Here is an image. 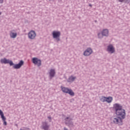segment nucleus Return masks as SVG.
Wrapping results in <instances>:
<instances>
[{
    "label": "nucleus",
    "instance_id": "1",
    "mask_svg": "<svg viewBox=\"0 0 130 130\" xmlns=\"http://www.w3.org/2000/svg\"><path fill=\"white\" fill-rule=\"evenodd\" d=\"M114 108L117 116L123 119L125 118V110L122 109V106L118 104H115L114 105Z\"/></svg>",
    "mask_w": 130,
    "mask_h": 130
},
{
    "label": "nucleus",
    "instance_id": "2",
    "mask_svg": "<svg viewBox=\"0 0 130 130\" xmlns=\"http://www.w3.org/2000/svg\"><path fill=\"white\" fill-rule=\"evenodd\" d=\"M61 89L63 93L69 94L70 96H75V92L71 89L63 86H61Z\"/></svg>",
    "mask_w": 130,
    "mask_h": 130
},
{
    "label": "nucleus",
    "instance_id": "3",
    "mask_svg": "<svg viewBox=\"0 0 130 130\" xmlns=\"http://www.w3.org/2000/svg\"><path fill=\"white\" fill-rule=\"evenodd\" d=\"M122 119H124L121 117L115 116L113 119V121L114 123L115 124H118V125H122Z\"/></svg>",
    "mask_w": 130,
    "mask_h": 130
},
{
    "label": "nucleus",
    "instance_id": "4",
    "mask_svg": "<svg viewBox=\"0 0 130 130\" xmlns=\"http://www.w3.org/2000/svg\"><path fill=\"white\" fill-rule=\"evenodd\" d=\"M1 63H5L6 64L7 63H9L10 66H14V63L13 61L10 60V59H8L6 58H2L1 59Z\"/></svg>",
    "mask_w": 130,
    "mask_h": 130
},
{
    "label": "nucleus",
    "instance_id": "5",
    "mask_svg": "<svg viewBox=\"0 0 130 130\" xmlns=\"http://www.w3.org/2000/svg\"><path fill=\"white\" fill-rule=\"evenodd\" d=\"M53 38L56 39L57 41H59V37L60 36V32L58 31H53L52 32Z\"/></svg>",
    "mask_w": 130,
    "mask_h": 130
},
{
    "label": "nucleus",
    "instance_id": "6",
    "mask_svg": "<svg viewBox=\"0 0 130 130\" xmlns=\"http://www.w3.org/2000/svg\"><path fill=\"white\" fill-rule=\"evenodd\" d=\"M32 61L34 64H37L38 67H40V66H41V60L36 57L32 58Z\"/></svg>",
    "mask_w": 130,
    "mask_h": 130
},
{
    "label": "nucleus",
    "instance_id": "7",
    "mask_svg": "<svg viewBox=\"0 0 130 130\" xmlns=\"http://www.w3.org/2000/svg\"><path fill=\"white\" fill-rule=\"evenodd\" d=\"M108 29H104L101 34H98V37L99 38H103V36H107L108 35Z\"/></svg>",
    "mask_w": 130,
    "mask_h": 130
},
{
    "label": "nucleus",
    "instance_id": "8",
    "mask_svg": "<svg viewBox=\"0 0 130 130\" xmlns=\"http://www.w3.org/2000/svg\"><path fill=\"white\" fill-rule=\"evenodd\" d=\"M0 115L1 116V118L3 121V124L4 125H7L8 124L7 123V118L5 117V115H4V112H3V111L2 110H0Z\"/></svg>",
    "mask_w": 130,
    "mask_h": 130
},
{
    "label": "nucleus",
    "instance_id": "9",
    "mask_svg": "<svg viewBox=\"0 0 130 130\" xmlns=\"http://www.w3.org/2000/svg\"><path fill=\"white\" fill-rule=\"evenodd\" d=\"M28 36L29 39H35V37H36V33L35 31L31 30L28 34Z\"/></svg>",
    "mask_w": 130,
    "mask_h": 130
},
{
    "label": "nucleus",
    "instance_id": "10",
    "mask_svg": "<svg viewBox=\"0 0 130 130\" xmlns=\"http://www.w3.org/2000/svg\"><path fill=\"white\" fill-rule=\"evenodd\" d=\"M24 64V61L23 60H21L18 64H15L13 66V69H15L16 70H18L21 68V67Z\"/></svg>",
    "mask_w": 130,
    "mask_h": 130
},
{
    "label": "nucleus",
    "instance_id": "11",
    "mask_svg": "<svg viewBox=\"0 0 130 130\" xmlns=\"http://www.w3.org/2000/svg\"><path fill=\"white\" fill-rule=\"evenodd\" d=\"M92 52H93V51L91 48H87L84 52V55L85 56H89V55H90V54H92Z\"/></svg>",
    "mask_w": 130,
    "mask_h": 130
},
{
    "label": "nucleus",
    "instance_id": "12",
    "mask_svg": "<svg viewBox=\"0 0 130 130\" xmlns=\"http://www.w3.org/2000/svg\"><path fill=\"white\" fill-rule=\"evenodd\" d=\"M42 127L43 129H44V130H48V129H49L50 125H48V124L47 123V122H43L42 123Z\"/></svg>",
    "mask_w": 130,
    "mask_h": 130
},
{
    "label": "nucleus",
    "instance_id": "13",
    "mask_svg": "<svg viewBox=\"0 0 130 130\" xmlns=\"http://www.w3.org/2000/svg\"><path fill=\"white\" fill-rule=\"evenodd\" d=\"M107 50L110 53H113L115 51L114 48H113V46L112 45H110L108 46Z\"/></svg>",
    "mask_w": 130,
    "mask_h": 130
},
{
    "label": "nucleus",
    "instance_id": "14",
    "mask_svg": "<svg viewBox=\"0 0 130 130\" xmlns=\"http://www.w3.org/2000/svg\"><path fill=\"white\" fill-rule=\"evenodd\" d=\"M55 76V70L51 69L49 72V76L51 79Z\"/></svg>",
    "mask_w": 130,
    "mask_h": 130
},
{
    "label": "nucleus",
    "instance_id": "15",
    "mask_svg": "<svg viewBox=\"0 0 130 130\" xmlns=\"http://www.w3.org/2000/svg\"><path fill=\"white\" fill-rule=\"evenodd\" d=\"M10 36L11 38H16V37H17V34H16V32L10 31Z\"/></svg>",
    "mask_w": 130,
    "mask_h": 130
},
{
    "label": "nucleus",
    "instance_id": "16",
    "mask_svg": "<svg viewBox=\"0 0 130 130\" xmlns=\"http://www.w3.org/2000/svg\"><path fill=\"white\" fill-rule=\"evenodd\" d=\"M112 100H113V98L112 96H109L106 98V102H107V103H111Z\"/></svg>",
    "mask_w": 130,
    "mask_h": 130
},
{
    "label": "nucleus",
    "instance_id": "17",
    "mask_svg": "<svg viewBox=\"0 0 130 130\" xmlns=\"http://www.w3.org/2000/svg\"><path fill=\"white\" fill-rule=\"evenodd\" d=\"M76 77L71 76L68 79V82H74V81H75V80H76Z\"/></svg>",
    "mask_w": 130,
    "mask_h": 130
},
{
    "label": "nucleus",
    "instance_id": "18",
    "mask_svg": "<svg viewBox=\"0 0 130 130\" xmlns=\"http://www.w3.org/2000/svg\"><path fill=\"white\" fill-rule=\"evenodd\" d=\"M106 98L105 96H102V98H101L100 100L101 101H102V102H106Z\"/></svg>",
    "mask_w": 130,
    "mask_h": 130
},
{
    "label": "nucleus",
    "instance_id": "19",
    "mask_svg": "<svg viewBox=\"0 0 130 130\" xmlns=\"http://www.w3.org/2000/svg\"><path fill=\"white\" fill-rule=\"evenodd\" d=\"M119 3H127L129 0H117Z\"/></svg>",
    "mask_w": 130,
    "mask_h": 130
},
{
    "label": "nucleus",
    "instance_id": "20",
    "mask_svg": "<svg viewBox=\"0 0 130 130\" xmlns=\"http://www.w3.org/2000/svg\"><path fill=\"white\" fill-rule=\"evenodd\" d=\"M68 119H70V118L69 117H67L66 119H65V121H66V124H68L69 123L68 122Z\"/></svg>",
    "mask_w": 130,
    "mask_h": 130
},
{
    "label": "nucleus",
    "instance_id": "21",
    "mask_svg": "<svg viewBox=\"0 0 130 130\" xmlns=\"http://www.w3.org/2000/svg\"><path fill=\"white\" fill-rule=\"evenodd\" d=\"M4 3V0H0V4H3Z\"/></svg>",
    "mask_w": 130,
    "mask_h": 130
},
{
    "label": "nucleus",
    "instance_id": "22",
    "mask_svg": "<svg viewBox=\"0 0 130 130\" xmlns=\"http://www.w3.org/2000/svg\"><path fill=\"white\" fill-rule=\"evenodd\" d=\"M48 118H49V119H51V117H48Z\"/></svg>",
    "mask_w": 130,
    "mask_h": 130
},
{
    "label": "nucleus",
    "instance_id": "23",
    "mask_svg": "<svg viewBox=\"0 0 130 130\" xmlns=\"http://www.w3.org/2000/svg\"><path fill=\"white\" fill-rule=\"evenodd\" d=\"M26 130H30V128H26Z\"/></svg>",
    "mask_w": 130,
    "mask_h": 130
},
{
    "label": "nucleus",
    "instance_id": "24",
    "mask_svg": "<svg viewBox=\"0 0 130 130\" xmlns=\"http://www.w3.org/2000/svg\"><path fill=\"white\" fill-rule=\"evenodd\" d=\"M89 6H90V7H92V5H89Z\"/></svg>",
    "mask_w": 130,
    "mask_h": 130
},
{
    "label": "nucleus",
    "instance_id": "25",
    "mask_svg": "<svg viewBox=\"0 0 130 130\" xmlns=\"http://www.w3.org/2000/svg\"><path fill=\"white\" fill-rule=\"evenodd\" d=\"M0 15H2V12H0Z\"/></svg>",
    "mask_w": 130,
    "mask_h": 130
},
{
    "label": "nucleus",
    "instance_id": "26",
    "mask_svg": "<svg viewBox=\"0 0 130 130\" xmlns=\"http://www.w3.org/2000/svg\"><path fill=\"white\" fill-rule=\"evenodd\" d=\"M70 120H72V119H70Z\"/></svg>",
    "mask_w": 130,
    "mask_h": 130
}]
</instances>
